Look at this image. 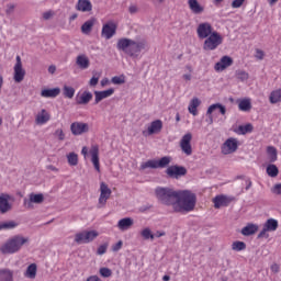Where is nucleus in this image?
I'll use <instances>...</instances> for the list:
<instances>
[{
    "mask_svg": "<svg viewBox=\"0 0 281 281\" xmlns=\"http://www.w3.org/2000/svg\"><path fill=\"white\" fill-rule=\"evenodd\" d=\"M237 78L238 80H241V82H245V80H249V74L240 70L239 72H237Z\"/></svg>",
    "mask_w": 281,
    "mask_h": 281,
    "instance_id": "nucleus-51",
    "label": "nucleus"
},
{
    "mask_svg": "<svg viewBox=\"0 0 281 281\" xmlns=\"http://www.w3.org/2000/svg\"><path fill=\"white\" fill-rule=\"evenodd\" d=\"M112 191L109 186L104 182L100 183V196L98 202V207H104L106 205L108 199H111Z\"/></svg>",
    "mask_w": 281,
    "mask_h": 281,
    "instance_id": "nucleus-15",
    "label": "nucleus"
},
{
    "mask_svg": "<svg viewBox=\"0 0 281 281\" xmlns=\"http://www.w3.org/2000/svg\"><path fill=\"white\" fill-rule=\"evenodd\" d=\"M63 91L65 98H68L69 100H71V98L76 95V89H74V87L71 86H64Z\"/></svg>",
    "mask_w": 281,
    "mask_h": 281,
    "instance_id": "nucleus-41",
    "label": "nucleus"
},
{
    "mask_svg": "<svg viewBox=\"0 0 281 281\" xmlns=\"http://www.w3.org/2000/svg\"><path fill=\"white\" fill-rule=\"evenodd\" d=\"M18 223L14 221H8L2 223V229H14V227H18Z\"/></svg>",
    "mask_w": 281,
    "mask_h": 281,
    "instance_id": "nucleus-48",
    "label": "nucleus"
},
{
    "mask_svg": "<svg viewBox=\"0 0 281 281\" xmlns=\"http://www.w3.org/2000/svg\"><path fill=\"white\" fill-rule=\"evenodd\" d=\"M259 229L258 224L249 223L244 228H241L243 236H254Z\"/></svg>",
    "mask_w": 281,
    "mask_h": 281,
    "instance_id": "nucleus-32",
    "label": "nucleus"
},
{
    "mask_svg": "<svg viewBox=\"0 0 281 281\" xmlns=\"http://www.w3.org/2000/svg\"><path fill=\"white\" fill-rule=\"evenodd\" d=\"M36 271H38L36 263H31L24 272V278H29V280H34L36 278Z\"/></svg>",
    "mask_w": 281,
    "mask_h": 281,
    "instance_id": "nucleus-36",
    "label": "nucleus"
},
{
    "mask_svg": "<svg viewBox=\"0 0 281 281\" xmlns=\"http://www.w3.org/2000/svg\"><path fill=\"white\" fill-rule=\"evenodd\" d=\"M220 45H223V35L213 31L212 34L205 37L203 49L204 52H214Z\"/></svg>",
    "mask_w": 281,
    "mask_h": 281,
    "instance_id": "nucleus-7",
    "label": "nucleus"
},
{
    "mask_svg": "<svg viewBox=\"0 0 281 281\" xmlns=\"http://www.w3.org/2000/svg\"><path fill=\"white\" fill-rule=\"evenodd\" d=\"M251 131H254V125L251 124H246V125H239L235 133H237V135H247V133H251Z\"/></svg>",
    "mask_w": 281,
    "mask_h": 281,
    "instance_id": "nucleus-38",
    "label": "nucleus"
},
{
    "mask_svg": "<svg viewBox=\"0 0 281 281\" xmlns=\"http://www.w3.org/2000/svg\"><path fill=\"white\" fill-rule=\"evenodd\" d=\"M255 58H257V60H265V50L257 48L255 53Z\"/></svg>",
    "mask_w": 281,
    "mask_h": 281,
    "instance_id": "nucleus-53",
    "label": "nucleus"
},
{
    "mask_svg": "<svg viewBox=\"0 0 281 281\" xmlns=\"http://www.w3.org/2000/svg\"><path fill=\"white\" fill-rule=\"evenodd\" d=\"M266 172L268 175V177H277L280 172V170L278 169V166L276 165H268Z\"/></svg>",
    "mask_w": 281,
    "mask_h": 281,
    "instance_id": "nucleus-42",
    "label": "nucleus"
},
{
    "mask_svg": "<svg viewBox=\"0 0 281 281\" xmlns=\"http://www.w3.org/2000/svg\"><path fill=\"white\" fill-rule=\"evenodd\" d=\"M244 3H245V0H233L231 5L234 9H238V8H243Z\"/></svg>",
    "mask_w": 281,
    "mask_h": 281,
    "instance_id": "nucleus-55",
    "label": "nucleus"
},
{
    "mask_svg": "<svg viewBox=\"0 0 281 281\" xmlns=\"http://www.w3.org/2000/svg\"><path fill=\"white\" fill-rule=\"evenodd\" d=\"M173 212H192L196 207V194L190 190H178Z\"/></svg>",
    "mask_w": 281,
    "mask_h": 281,
    "instance_id": "nucleus-2",
    "label": "nucleus"
},
{
    "mask_svg": "<svg viewBox=\"0 0 281 281\" xmlns=\"http://www.w3.org/2000/svg\"><path fill=\"white\" fill-rule=\"evenodd\" d=\"M124 241L119 240L116 244L112 245V251L117 252L122 249Z\"/></svg>",
    "mask_w": 281,
    "mask_h": 281,
    "instance_id": "nucleus-56",
    "label": "nucleus"
},
{
    "mask_svg": "<svg viewBox=\"0 0 281 281\" xmlns=\"http://www.w3.org/2000/svg\"><path fill=\"white\" fill-rule=\"evenodd\" d=\"M86 281H102L98 276H90Z\"/></svg>",
    "mask_w": 281,
    "mask_h": 281,
    "instance_id": "nucleus-61",
    "label": "nucleus"
},
{
    "mask_svg": "<svg viewBox=\"0 0 281 281\" xmlns=\"http://www.w3.org/2000/svg\"><path fill=\"white\" fill-rule=\"evenodd\" d=\"M12 201L14 198L8 193L0 194V213L5 214L12 210Z\"/></svg>",
    "mask_w": 281,
    "mask_h": 281,
    "instance_id": "nucleus-17",
    "label": "nucleus"
},
{
    "mask_svg": "<svg viewBox=\"0 0 281 281\" xmlns=\"http://www.w3.org/2000/svg\"><path fill=\"white\" fill-rule=\"evenodd\" d=\"M67 161H68L69 166H76L78 164V154L69 153L67 155Z\"/></svg>",
    "mask_w": 281,
    "mask_h": 281,
    "instance_id": "nucleus-46",
    "label": "nucleus"
},
{
    "mask_svg": "<svg viewBox=\"0 0 281 281\" xmlns=\"http://www.w3.org/2000/svg\"><path fill=\"white\" fill-rule=\"evenodd\" d=\"M272 193L281 194V183L274 184V187L272 188Z\"/></svg>",
    "mask_w": 281,
    "mask_h": 281,
    "instance_id": "nucleus-58",
    "label": "nucleus"
},
{
    "mask_svg": "<svg viewBox=\"0 0 281 281\" xmlns=\"http://www.w3.org/2000/svg\"><path fill=\"white\" fill-rule=\"evenodd\" d=\"M115 93V89L110 88L108 90L94 91V104H100L102 100H106V98H111Z\"/></svg>",
    "mask_w": 281,
    "mask_h": 281,
    "instance_id": "nucleus-24",
    "label": "nucleus"
},
{
    "mask_svg": "<svg viewBox=\"0 0 281 281\" xmlns=\"http://www.w3.org/2000/svg\"><path fill=\"white\" fill-rule=\"evenodd\" d=\"M70 131L72 135H85V133H89V124L83 122H74L70 125Z\"/></svg>",
    "mask_w": 281,
    "mask_h": 281,
    "instance_id": "nucleus-20",
    "label": "nucleus"
},
{
    "mask_svg": "<svg viewBox=\"0 0 281 281\" xmlns=\"http://www.w3.org/2000/svg\"><path fill=\"white\" fill-rule=\"evenodd\" d=\"M49 120H52V114L49 113V111L42 109L37 112V114L35 115V123L38 126H43L45 124H47V122H49Z\"/></svg>",
    "mask_w": 281,
    "mask_h": 281,
    "instance_id": "nucleus-21",
    "label": "nucleus"
},
{
    "mask_svg": "<svg viewBox=\"0 0 281 281\" xmlns=\"http://www.w3.org/2000/svg\"><path fill=\"white\" fill-rule=\"evenodd\" d=\"M137 10H138L137 5H135V4H131L128 8L130 14H136Z\"/></svg>",
    "mask_w": 281,
    "mask_h": 281,
    "instance_id": "nucleus-59",
    "label": "nucleus"
},
{
    "mask_svg": "<svg viewBox=\"0 0 281 281\" xmlns=\"http://www.w3.org/2000/svg\"><path fill=\"white\" fill-rule=\"evenodd\" d=\"M117 32V24L113 21H109L105 24H103L101 30V36L105 38L106 41H111V37L116 34Z\"/></svg>",
    "mask_w": 281,
    "mask_h": 281,
    "instance_id": "nucleus-16",
    "label": "nucleus"
},
{
    "mask_svg": "<svg viewBox=\"0 0 281 281\" xmlns=\"http://www.w3.org/2000/svg\"><path fill=\"white\" fill-rule=\"evenodd\" d=\"M166 173L168 177H171V179H179V177H186L188 175V170L186 167L181 166H170L167 168Z\"/></svg>",
    "mask_w": 281,
    "mask_h": 281,
    "instance_id": "nucleus-19",
    "label": "nucleus"
},
{
    "mask_svg": "<svg viewBox=\"0 0 281 281\" xmlns=\"http://www.w3.org/2000/svg\"><path fill=\"white\" fill-rule=\"evenodd\" d=\"M232 65H234V59L225 55L215 64L214 69L215 71H225V69H227V67H232Z\"/></svg>",
    "mask_w": 281,
    "mask_h": 281,
    "instance_id": "nucleus-22",
    "label": "nucleus"
},
{
    "mask_svg": "<svg viewBox=\"0 0 281 281\" xmlns=\"http://www.w3.org/2000/svg\"><path fill=\"white\" fill-rule=\"evenodd\" d=\"M213 203L215 210H221V207H227L232 203V198L223 194L216 195L213 199Z\"/></svg>",
    "mask_w": 281,
    "mask_h": 281,
    "instance_id": "nucleus-23",
    "label": "nucleus"
},
{
    "mask_svg": "<svg viewBox=\"0 0 281 281\" xmlns=\"http://www.w3.org/2000/svg\"><path fill=\"white\" fill-rule=\"evenodd\" d=\"M188 5L193 14H203L205 7L199 3V0H188Z\"/></svg>",
    "mask_w": 281,
    "mask_h": 281,
    "instance_id": "nucleus-28",
    "label": "nucleus"
},
{
    "mask_svg": "<svg viewBox=\"0 0 281 281\" xmlns=\"http://www.w3.org/2000/svg\"><path fill=\"white\" fill-rule=\"evenodd\" d=\"M99 236L100 233L98 231H82L75 235V243L77 245H89V243H93Z\"/></svg>",
    "mask_w": 281,
    "mask_h": 281,
    "instance_id": "nucleus-8",
    "label": "nucleus"
},
{
    "mask_svg": "<svg viewBox=\"0 0 281 281\" xmlns=\"http://www.w3.org/2000/svg\"><path fill=\"white\" fill-rule=\"evenodd\" d=\"M0 281H14V271L10 269H0Z\"/></svg>",
    "mask_w": 281,
    "mask_h": 281,
    "instance_id": "nucleus-35",
    "label": "nucleus"
},
{
    "mask_svg": "<svg viewBox=\"0 0 281 281\" xmlns=\"http://www.w3.org/2000/svg\"><path fill=\"white\" fill-rule=\"evenodd\" d=\"M76 65L79 67V69H89V57L87 55H78L76 59Z\"/></svg>",
    "mask_w": 281,
    "mask_h": 281,
    "instance_id": "nucleus-33",
    "label": "nucleus"
},
{
    "mask_svg": "<svg viewBox=\"0 0 281 281\" xmlns=\"http://www.w3.org/2000/svg\"><path fill=\"white\" fill-rule=\"evenodd\" d=\"M116 49L123 52L130 58H139L142 50L146 49V41L121 37L116 42Z\"/></svg>",
    "mask_w": 281,
    "mask_h": 281,
    "instance_id": "nucleus-1",
    "label": "nucleus"
},
{
    "mask_svg": "<svg viewBox=\"0 0 281 281\" xmlns=\"http://www.w3.org/2000/svg\"><path fill=\"white\" fill-rule=\"evenodd\" d=\"M172 161V158L170 156H165L157 159H149L146 161H143L139 166V170H157V168H166L170 166V162Z\"/></svg>",
    "mask_w": 281,
    "mask_h": 281,
    "instance_id": "nucleus-5",
    "label": "nucleus"
},
{
    "mask_svg": "<svg viewBox=\"0 0 281 281\" xmlns=\"http://www.w3.org/2000/svg\"><path fill=\"white\" fill-rule=\"evenodd\" d=\"M93 25H95V19H90V20L86 21L81 25L82 34H91V30H93Z\"/></svg>",
    "mask_w": 281,
    "mask_h": 281,
    "instance_id": "nucleus-37",
    "label": "nucleus"
},
{
    "mask_svg": "<svg viewBox=\"0 0 281 281\" xmlns=\"http://www.w3.org/2000/svg\"><path fill=\"white\" fill-rule=\"evenodd\" d=\"M81 155H83L85 159L90 156L91 164L94 167L97 172H100V147L98 145H92L89 148L82 147Z\"/></svg>",
    "mask_w": 281,
    "mask_h": 281,
    "instance_id": "nucleus-6",
    "label": "nucleus"
},
{
    "mask_svg": "<svg viewBox=\"0 0 281 281\" xmlns=\"http://www.w3.org/2000/svg\"><path fill=\"white\" fill-rule=\"evenodd\" d=\"M106 249H109V244L100 245L97 249L98 256H104V254H106Z\"/></svg>",
    "mask_w": 281,
    "mask_h": 281,
    "instance_id": "nucleus-50",
    "label": "nucleus"
},
{
    "mask_svg": "<svg viewBox=\"0 0 281 281\" xmlns=\"http://www.w3.org/2000/svg\"><path fill=\"white\" fill-rule=\"evenodd\" d=\"M199 106H201V99L199 98H193L191 99L189 106H188V111L189 113H191V115L196 116L199 115Z\"/></svg>",
    "mask_w": 281,
    "mask_h": 281,
    "instance_id": "nucleus-31",
    "label": "nucleus"
},
{
    "mask_svg": "<svg viewBox=\"0 0 281 281\" xmlns=\"http://www.w3.org/2000/svg\"><path fill=\"white\" fill-rule=\"evenodd\" d=\"M91 100H93V93L87 90L76 95L77 104H89Z\"/></svg>",
    "mask_w": 281,
    "mask_h": 281,
    "instance_id": "nucleus-26",
    "label": "nucleus"
},
{
    "mask_svg": "<svg viewBox=\"0 0 281 281\" xmlns=\"http://www.w3.org/2000/svg\"><path fill=\"white\" fill-rule=\"evenodd\" d=\"M15 65L13 67V80L15 82H23L24 78H25V69H23V63L21 61V56H16L15 57Z\"/></svg>",
    "mask_w": 281,
    "mask_h": 281,
    "instance_id": "nucleus-13",
    "label": "nucleus"
},
{
    "mask_svg": "<svg viewBox=\"0 0 281 281\" xmlns=\"http://www.w3.org/2000/svg\"><path fill=\"white\" fill-rule=\"evenodd\" d=\"M134 223L133 218L124 217L117 222L116 227L120 232H128V229L133 227Z\"/></svg>",
    "mask_w": 281,
    "mask_h": 281,
    "instance_id": "nucleus-25",
    "label": "nucleus"
},
{
    "mask_svg": "<svg viewBox=\"0 0 281 281\" xmlns=\"http://www.w3.org/2000/svg\"><path fill=\"white\" fill-rule=\"evenodd\" d=\"M111 81L109 80V78H103L101 80V87H106V85H109Z\"/></svg>",
    "mask_w": 281,
    "mask_h": 281,
    "instance_id": "nucleus-64",
    "label": "nucleus"
},
{
    "mask_svg": "<svg viewBox=\"0 0 281 281\" xmlns=\"http://www.w3.org/2000/svg\"><path fill=\"white\" fill-rule=\"evenodd\" d=\"M237 104H238L239 111H243L244 113H249V111H251L250 98L238 99Z\"/></svg>",
    "mask_w": 281,
    "mask_h": 281,
    "instance_id": "nucleus-30",
    "label": "nucleus"
},
{
    "mask_svg": "<svg viewBox=\"0 0 281 281\" xmlns=\"http://www.w3.org/2000/svg\"><path fill=\"white\" fill-rule=\"evenodd\" d=\"M272 273H278L280 271V266L278 263H273L271 267H270Z\"/></svg>",
    "mask_w": 281,
    "mask_h": 281,
    "instance_id": "nucleus-60",
    "label": "nucleus"
},
{
    "mask_svg": "<svg viewBox=\"0 0 281 281\" xmlns=\"http://www.w3.org/2000/svg\"><path fill=\"white\" fill-rule=\"evenodd\" d=\"M180 148L181 151L183 153V155H186L187 157H190V155H192L193 150H192V133L188 132L186 133L181 139H180Z\"/></svg>",
    "mask_w": 281,
    "mask_h": 281,
    "instance_id": "nucleus-11",
    "label": "nucleus"
},
{
    "mask_svg": "<svg viewBox=\"0 0 281 281\" xmlns=\"http://www.w3.org/2000/svg\"><path fill=\"white\" fill-rule=\"evenodd\" d=\"M161 128H164V122L161 120H155L145 131H143L144 137H150V135H158V133H161Z\"/></svg>",
    "mask_w": 281,
    "mask_h": 281,
    "instance_id": "nucleus-12",
    "label": "nucleus"
},
{
    "mask_svg": "<svg viewBox=\"0 0 281 281\" xmlns=\"http://www.w3.org/2000/svg\"><path fill=\"white\" fill-rule=\"evenodd\" d=\"M232 249L233 251H245V249H247V244H245V241H234L232 244Z\"/></svg>",
    "mask_w": 281,
    "mask_h": 281,
    "instance_id": "nucleus-43",
    "label": "nucleus"
},
{
    "mask_svg": "<svg viewBox=\"0 0 281 281\" xmlns=\"http://www.w3.org/2000/svg\"><path fill=\"white\" fill-rule=\"evenodd\" d=\"M54 136L59 139V142H65V132L63 128H57L54 133Z\"/></svg>",
    "mask_w": 281,
    "mask_h": 281,
    "instance_id": "nucleus-49",
    "label": "nucleus"
},
{
    "mask_svg": "<svg viewBox=\"0 0 281 281\" xmlns=\"http://www.w3.org/2000/svg\"><path fill=\"white\" fill-rule=\"evenodd\" d=\"M198 38L204 40L214 34V29L210 22H202L196 27Z\"/></svg>",
    "mask_w": 281,
    "mask_h": 281,
    "instance_id": "nucleus-14",
    "label": "nucleus"
},
{
    "mask_svg": "<svg viewBox=\"0 0 281 281\" xmlns=\"http://www.w3.org/2000/svg\"><path fill=\"white\" fill-rule=\"evenodd\" d=\"M279 227L278 220L276 218H268L262 229L258 234V238H269V232H277Z\"/></svg>",
    "mask_w": 281,
    "mask_h": 281,
    "instance_id": "nucleus-9",
    "label": "nucleus"
},
{
    "mask_svg": "<svg viewBox=\"0 0 281 281\" xmlns=\"http://www.w3.org/2000/svg\"><path fill=\"white\" fill-rule=\"evenodd\" d=\"M98 82H100V75L95 74L89 81L90 87H98Z\"/></svg>",
    "mask_w": 281,
    "mask_h": 281,
    "instance_id": "nucleus-52",
    "label": "nucleus"
},
{
    "mask_svg": "<svg viewBox=\"0 0 281 281\" xmlns=\"http://www.w3.org/2000/svg\"><path fill=\"white\" fill-rule=\"evenodd\" d=\"M42 98H58L60 95V88L44 89L41 91Z\"/></svg>",
    "mask_w": 281,
    "mask_h": 281,
    "instance_id": "nucleus-34",
    "label": "nucleus"
},
{
    "mask_svg": "<svg viewBox=\"0 0 281 281\" xmlns=\"http://www.w3.org/2000/svg\"><path fill=\"white\" fill-rule=\"evenodd\" d=\"M27 243H30V238L15 235L0 247V251L4 255L16 254L18 251H21L23 245Z\"/></svg>",
    "mask_w": 281,
    "mask_h": 281,
    "instance_id": "nucleus-3",
    "label": "nucleus"
},
{
    "mask_svg": "<svg viewBox=\"0 0 281 281\" xmlns=\"http://www.w3.org/2000/svg\"><path fill=\"white\" fill-rule=\"evenodd\" d=\"M45 201V195L43 193H31L29 195V201L25 202L27 207H32V203L41 204Z\"/></svg>",
    "mask_w": 281,
    "mask_h": 281,
    "instance_id": "nucleus-29",
    "label": "nucleus"
},
{
    "mask_svg": "<svg viewBox=\"0 0 281 281\" xmlns=\"http://www.w3.org/2000/svg\"><path fill=\"white\" fill-rule=\"evenodd\" d=\"M15 5L12 3L7 4L5 14H12L14 12Z\"/></svg>",
    "mask_w": 281,
    "mask_h": 281,
    "instance_id": "nucleus-57",
    "label": "nucleus"
},
{
    "mask_svg": "<svg viewBox=\"0 0 281 281\" xmlns=\"http://www.w3.org/2000/svg\"><path fill=\"white\" fill-rule=\"evenodd\" d=\"M216 111H218L221 115H225V113H227V109L221 103H214L210 105L206 111V115L209 116V124H214V116L212 114L216 113Z\"/></svg>",
    "mask_w": 281,
    "mask_h": 281,
    "instance_id": "nucleus-18",
    "label": "nucleus"
},
{
    "mask_svg": "<svg viewBox=\"0 0 281 281\" xmlns=\"http://www.w3.org/2000/svg\"><path fill=\"white\" fill-rule=\"evenodd\" d=\"M267 154H268V159L273 164L274 161H278V149L273 146H268L267 147Z\"/></svg>",
    "mask_w": 281,
    "mask_h": 281,
    "instance_id": "nucleus-39",
    "label": "nucleus"
},
{
    "mask_svg": "<svg viewBox=\"0 0 281 281\" xmlns=\"http://www.w3.org/2000/svg\"><path fill=\"white\" fill-rule=\"evenodd\" d=\"M54 14H56V13L52 10L45 11L43 13L44 21H49V19H52L54 16Z\"/></svg>",
    "mask_w": 281,
    "mask_h": 281,
    "instance_id": "nucleus-54",
    "label": "nucleus"
},
{
    "mask_svg": "<svg viewBox=\"0 0 281 281\" xmlns=\"http://www.w3.org/2000/svg\"><path fill=\"white\" fill-rule=\"evenodd\" d=\"M140 235L144 237L145 240H155V235L150 231V228H144L140 232Z\"/></svg>",
    "mask_w": 281,
    "mask_h": 281,
    "instance_id": "nucleus-44",
    "label": "nucleus"
},
{
    "mask_svg": "<svg viewBox=\"0 0 281 281\" xmlns=\"http://www.w3.org/2000/svg\"><path fill=\"white\" fill-rule=\"evenodd\" d=\"M112 85H124L126 82V76L125 75H120V76H114L111 79Z\"/></svg>",
    "mask_w": 281,
    "mask_h": 281,
    "instance_id": "nucleus-45",
    "label": "nucleus"
},
{
    "mask_svg": "<svg viewBox=\"0 0 281 281\" xmlns=\"http://www.w3.org/2000/svg\"><path fill=\"white\" fill-rule=\"evenodd\" d=\"M238 150V139L234 137L227 138L221 146L222 155H234Z\"/></svg>",
    "mask_w": 281,
    "mask_h": 281,
    "instance_id": "nucleus-10",
    "label": "nucleus"
},
{
    "mask_svg": "<svg viewBox=\"0 0 281 281\" xmlns=\"http://www.w3.org/2000/svg\"><path fill=\"white\" fill-rule=\"evenodd\" d=\"M269 100H270V104H278V102H281V88L273 90L270 93Z\"/></svg>",
    "mask_w": 281,
    "mask_h": 281,
    "instance_id": "nucleus-40",
    "label": "nucleus"
},
{
    "mask_svg": "<svg viewBox=\"0 0 281 281\" xmlns=\"http://www.w3.org/2000/svg\"><path fill=\"white\" fill-rule=\"evenodd\" d=\"M177 192L170 188L157 187L155 189L156 198L158 199L159 203L162 205H167L175 210V201H177Z\"/></svg>",
    "mask_w": 281,
    "mask_h": 281,
    "instance_id": "nucleus-4",
    "label": "nucleus"
},
{
    "mask_svg": "<svg viewBox=\"0 0 281 281\" xmlns=\"http://www.w3.org/2000/svg\"><path fill=\"white\" fill-rule=\"evenodd\" d=\"M48 74H52V75L56 74V66L50 65V66L48 67Z\"/></svg>",
    "mask_w": 281,
    "mask_h": 281,
    "instance_id": "nucleus-63",
    "label": "nucleus"
},
{
    "mask_svg": "<svg viewBox=\"0 0 281 281\" xmlns=\"http://www.w3.org/2000/svg\"><path fill=\"white\" fill-rule=\"evenodd\" d=\"M99 273L101 278H111L113 276V271L106 267L100 268Z\"/></svg>",
    "mask_w": 281,
    "mask_h": 281,
    "instance_id": "nucleus-47",
    "label": "nucleus"
},
{
    "mask_svg": "<svg viewBox=\"0 0 281 281\" xmlns=\"http://www.w3.org/2000/svg\"><path fill=\"white\" fill-rule=\"evenodd\" d=\"M161 236H166V232H156L155 234H154V238H161Z\"/></svg>",
    "mask_w": 281,
    "mask_h": 281,
    "instance_id": "nucleus-62",
    "label": "nucleus"
},
{
    "mask_svg": "<svg viewBox=\"0 0 281 281\" xmlns=\"http://www.w3.org/2000/svg\"><path fill=\"white\" fill-rule=\"evenodd\" d=\"M75 8L78 12H91L93 4L90 0H78Z\"/></svg>",
    "mask_w": 281,
    "mask_h": 281,
    "instance_id": "nucleus-27",
    "label": "nucleus"
}]
</instances>
